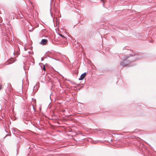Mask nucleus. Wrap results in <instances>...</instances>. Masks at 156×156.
<instances>
[{
	"mask_svg": "<svg viewBox=\"0 0 156 156\" xmlns=\"http://www.w3.org/2000/svg\"><path fill=\"white\" fill-rule=\"evenodd\" d=\"M129 57H125V58H124V61L123 62H121L120 64L122 66H126L127 65L126 63L125 62V61L127 60Z\"/></svg>",
	"mask_w": 156,
	"mask_h": 156,
	"instance_id": "f257e3e1",
	"label": "nucleus"
},
{
	"mask_svg": "<svg viewBox=\"0 0 156 156\" xmlns=\"http://www.w3.org/2000/svg\"><path fill=\"white\" fill-rule=\"evenodd\" d=\"M47 42V40L45 39H42L40 44L42 45H45Z\"/></svg>",
	"mask_w": 156,
	"mask_h": 156,
	"instance_id": "f03ea898",
	"label": "nucleus"
},
{
	"mask_svg": "<svg viewBox=\"0 0 156 156\" xmlns=\"http://www.w3.org/2000/svg\"><path fill=\"white\" fill-rule=\"evenodd\" d=\"M86 73H84L82 74L80 77L79 78V80H83V78L85 77L86 75Z\"/></svg>",
	"mask_w": 156,
	"mask_h": 156,
	"instance_id": "7ed1b4c3",
	"label": "nucleus"
},
{
	"mask_svg": "<svg viewBox=\"0 0 156 156\" xmlns=\"http://www.w3.org/2000/svg\"><path fill=\"white\" fill-rule=\"evenodd\" d=\"M43 67L42 68V69L43 70H44V71H45V68L44 66L43 65Z\"/></svg>",
	"mask_w": 156,
	"mask_h": 156,
	"instance_id": "20e7f679",
	"label": "nucleus"
},
{
	"mask_svg": "<svg viewBox=\"0 0 156 156\" xmlns=\"http://www.w3.org/2000/svg\"><path fill=\"white\" fill-rule=\"evenodd\" d=\"M59 35H60L61 36V37H64L63 35H62V34H59Z\"/></svg>",
	"mask_w": 156,
	"mask_h": 156,
	"instance_id": "39448f33",
	"label": "nucleus"
},
{
	"mask_svg": "<svg viewBox=\"0 0 156 156\" xmlns=\"http://www.w3.org/2000/svg\"><path fill=\"white\" fill-rule=\"evenodd\" d=\"M2 88V86H0V90H1Z\"/></svg>",
	"mask_w": 156,
	"mask_h": 156,
	"instance_id": "423d86ee",
	"label": "nucleus"
}]
</instances>
